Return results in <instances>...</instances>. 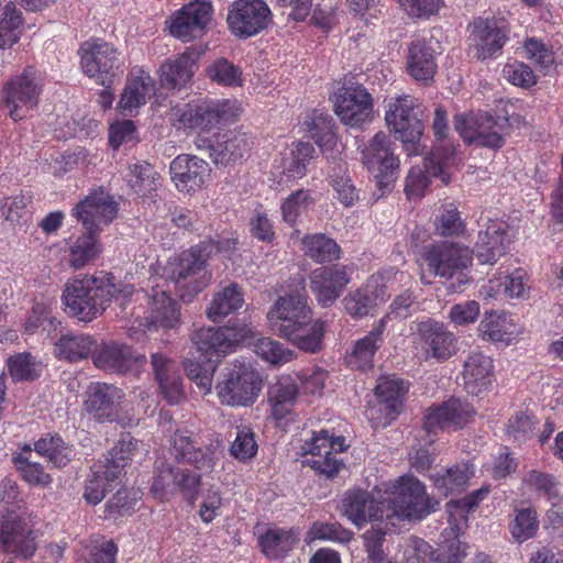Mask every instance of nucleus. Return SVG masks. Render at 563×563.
I'll list each match as a JSON object with an SVG mask.
<instances>
[{
    "mask_svg": "<svg viewBox=\"0 0 563 563\" xmlns=\"http://www.w3.org/2000/svg\"><path fill=\"white\" fill-rule=\"evenodd\" d=\"M184 367L188 378L196 384L200 393L203 395L211 393L216 365H202L199 362L187 360L184 363Z\"/></svg>",
    "mask_w": 563,
    "mask_h": 563,
    "instance_id": "338daca9",
    "label": "nucleus"
},
{
    "mask_svg": "<svg viewBox=\"0 0 563 563\" xmlns=\"http://www.w3.org/2000/svg\"><path fill=\"white\" fill-rule=\"evenodd\" d=\"M253 350L262 360L273 365L285 364L294 357L292 351L285 349L282 343L271 338L256 339Z\"/></svg>",
    "mask_w": 563,
    "mask_h": 563,
    "instance_id": "bf43d9fd",
    "label": "nucleus"
},
{
    "mask_svg": "<svg viewBox=\"0 0 563 563\" xmlns=\"http://www.w3.org/2000/svg\"><path fill=\"white\" fill-rule=\"evenodd\" d=\"M527 57L532 60L541 70L548 74L554 66V52L545 43L534 37L525 42Z\"/></svg>",
    "mask_w": 563,
    "mask_h": 563,
    "instance_id": "69168bd1",
    "label": "nucleus"
},
{
    "mask_svg": "<svg viewBox=\"0 0 563 563\" xmlns=\"http://www.w3.org/2000/svg\"><path fill=\"white\" fill-rule=\"evenodd\" d=\"M518 232L507 222L489 220L484 230L479 231L478 239L483 246H503L517 242Z\"/></svg>",
    "mask_w": 563,
    "mask_h": 563,
    "instance_id": "6e6d98bb",
    "label": "nucleus"
},
{
    "mask_svg": "<svg viewBox=\"0 0 563 563\" xmlns=\"http://www.w3.org/2000/svg\"><path fill=\"white\" fill-rule=\"evenodd\" d=\"M540 528L537 509L533 506H516L510 515L508 531L517 543H523L533 539Z\"/></svg>",
    "mask_w": 563,
    "mask_h": 563,
    "instance_id": "a19ab883",
    "label": "nucleus"
},
{
    "mask_svg": "<svg viewBox=\"0 0 563 563\" xmlns=\"http://www.w3.org/2000/svg\"><path fill=\"white\" fill-rule=\"evenodd\" d=\"M407 391L405 382L391 376L379 378L375 394L379 400V410L385 411L386 419L393 420L402 405V397Z\"/></svg>",
    "mask_w": 563,
    "mask_h": 563,
    "instance_id": "ea45409f",
    "label": "nucleus"
},
{
    "mask_svg": "<svg viewBox=\"0 0 563 563\" xmlns=\"http://www.w3.org/2000/svg\"><path fill=\"white\" fill-rule=\"evenodd\" d=\"M353 534L338 523L314 522L307 532V541L328 540L341 543L351 541Z\"/></svg>",
    "mask_w": 563,
    "mask_h": 563,
    "instance_id": "0e129e2a",
    "label": "nucleus"
},
{
    "mask_svg": "<svg viewBox=\"0 0 563 563\" xmlns=\"http://www.w3.org/2000/svg\"><path fill=\"white\" fill-rule=\"evenodd\" d=\"M196 59L194 52L186 51L164 62L158 70L161 86L173 90L187 87L196 70Z\"/></svg>",
    "mask_w": 563,
    "mask_h": 563,
    "instance_id": "2f4dec72",
    "label": "nucleus"
},
{
    "mask_svg": "<svg viewBox=\"0 0 563 563\" xmlns=\"http://www.w3.org/2000/svg\"><path fill=\"white\" fill-rule=\"evenodd\" d=\"M96 340L86 333H68L62 335L55 344V354L70 362H76L92 355Z\"/></svg>",
    "mask_w": 563,
    "mask_h": 563,
    "instance_id": "79ce46f5",
    "label": "nucleus"
},
{
    "mask_svg": "<svg viewBox=\"0 0 563 563\" xmlns=\"http://www.w3.org/2000/svg\"><path fill=\"white\" fill-rule=\"evenodd\" d=\"M148 302V327L173 329L180 322L178 303L164 289L153 288Z\"/></svg>",
    "mask_w": 563,
    "mask_h": 563,
    "instance_id": "f704fd0d",
    "label": "nucleus"
},
{
    "mask_svg": "<svg viewBox=\"0 0 563 563\" xmlns=\"http://www.w3.org/2000/svg\"><path fill=\"white\" fill-rule=\"evenodd\" d=\"M199 483L200 476L196 473L163 463L157 467L152 489L159 498H165L167 495L178 490L188 497H192Z\"/></svg>",
    "mask_w": 563,
    "mask_h": 563,
    "instance_id": "bb28decb",
    "label": "nucleus"
},
{
    "mask_svg": "<svg viewBox=\"0 0 563 563\" xmlns=\"http://www.w3.org/2000/svg\"><path fill=\"white\" fill-rule=\"evenodd\" d=\"M126 181L135 194L146 196L161 187L162 178L151 164L137 162L129 166Z\"/></svg>",
    "mask_w": 563,
    "mask_h": 563,
    "instance_id": "09e8293b",
    "label": "nucleus"
},
{
    "mask_svg": "<svg viewBox=\"0 0 563 563\" xmlns=\"http://www.w3.org/2000/svg\"><path fill=\"white\" fill-rule=\"evenodd\" d=\"M454 126L467 143L499 148L504 145L505 123L487 113L457 114Z\"/></svg>",
    "mask_w": 563,
    "mask_h": 563,
    "instance_id": "f8f14e48",
    "label": "nucleus"
},
{
    "mask_svg": "<svg viewBox=\"0 0 563 563\" xmlns=\"http://www.w3.org/2000/svg\"><path fill=\"white\" fill-rule=\"evenodd\" d=\"M44 86L43 74L33 66L25 67L20 74L13 76L3 87L2 107L13 121L27 117L34 109Z\"/></svg>",
    "mask_w": 563,
    "mask_h": 563,
    "instance_id": "0eeeda50",
    "label": "nucleus"
},
{
    "mask_svg": "<svg viewBox=\"0 0 563 563\" xmlns=\"http://www.w3.org/2000/svg\"><path fill=\"white\" fill-rule=\"evenodd\" d=\"M207 261L203 249H181L168 257L164 272L175 283L181 301L191 302L210 284L212 275Z\"/></svg>",
    "mask_w": 563,
    "mask_h": 563,
    "instance_id": "7ed1b4c3",
    "label": "nucleus"
},
{
    "mask_svg": "<svg viewBox=\"0 0 563 563\" xmlns=\"http://www.w3.org/2000/svg\"><path fill=\"white\" fill-rule=\"evenodd\" d=\"M272 330L306 352L320 349L324 323L312 320L305 292L280 297L267 313Z\"/></svg>",
    "mask_w": 563,
    "mask_h": 563,
    "instance_id": "f03ea898",
    "label": "nucleus"
},
{
    "mask_svg": "<svg viewBox=\"0 0 563 563\" xmlns=\"http://www.w3.org/2000/svg\"><path fill=\"white\" fill-rule=\"evenodd\" d=\"M272 12L264 0H235L228 12L230 31L239 37H251L266 29Z\"/></svg>",
    "mask_w": 563,
    "mask_h": 563,
    "instance_id": "ddd939ff",
    "label": "nucleus"
},
{
    "mask_svg": "<svg viewBox=\"0 0 563 563\" xmlns=\"http://www.w3.org/2000/svg\"><path fill=\"white\" fill-rule=\"evenodd\" d=\"M362 161L379 185H387L399 167L391 142L383 132L376 133L362 151Z\"/></svg>",
    "mask_w": 563,
    "mask_h": 563,
    "instance_id": "a211bd4d",
    "label": "nucleus"
},
{
    "mask_svg": "<svg viewBox=\"0 0 563 563\" xmlns=\"http://www.w3.org/2000/svg\"><path fill=\"white\" fill-rule=\"evenodd\" d=\"M124 398L122 389L106 383H92L86 391L85 410L97 420H112L113 409Z\"/></svg>",
    "mask_w": 563,
    "mask_h": 563,
    "instance_id": "c85d7f7f",
    "label": "nucleus"
},
{
    "mask_svg": "<svg viewBox=\"0 0 563 563\" xmlns=\"http://www.w3.org/2000/svg\"><path fill=\"white\" fill-rule=\"evenodd\" d=\"M73 217L81 221L88 238L96 242L97 236L118 214V203L104 190L90 192L71 210Z\"/></svg>",
    "mask_w": 563,
    "mask_h": 563,
    "instance_id": "9d476101",
    "label": "nucleus"
},
{
    "mask_svg": "<svg viewBox=\"0 0 563 563\" xmlns=\"http://www.w3.org/2000/svg\"><path fill=\"white\" fill-rule=\"evenodd\" d=\"M211 0H192L176 10L166 21L169 34L188 43L200 38L212 21Z\"/></svg>",
    "mask_w": 563,
    "mask_h": 563,
    "instance_id": "1a4fd4ad",
    "label": "nucleus"
},
{
    "mask_svg": "<svg viewBox=\"0 0 563 563\" xmlns=\"http://www.w3.org/2000/svg\"><path fill=\"white\" fill-rule=\"evenodd\" d=\"M22 16L12 2L3 8L0 20V47H10L15 44L22 32Z\"/></svg>",
    "mask_w": 563,
    "mask_h": 563,
    "instance_id": "4d7b16f0",
    "label": "nucleus"
},
{
    "mask_svg": "<svg viewBox=\"0 0 563 563\" xmlns=\"http://www.w3.org/2000/svg\"><path fill=\"white\" fill-rule=\"evenodd\" d=\"M521 487L525 492L532 493L537 497H547L549 500L559 497V482L556 478L538 470H530L523 475Z\"/></svg>",
    "mask_w": 563,
    "mask_h": 563,
    "instance_id": "864d4df0",
    "label": "nucleus"
},
{
    "mask_svg": "<svg viewBox=\"0 0 563 563\" xmlns=\"http://www.w3.org/2000/svg\"><path fill=\"white\" fill-rule=\"evenodd\" d=\"M298 396L296 382L289 375L279 376L267 393L272 415L276 419L285 418L294 408Z\"/></svg>",
    "mask_w": 563,
    "mask_h": 563,
    "instance_id": "58836bf2",
    "label": "nucleus"
},
{
    "mask_svg": "<svg viewBox=\"0 0 563 563\" xmlns=\"http://www.w3.org/2000/svg\"><path fill=\"white\" fill-rule=\"evenodd\" d=\"M32 449L30 445H24L20 452L13 455L12 462L27 484L32 486L46 487L52 484V476L44 471L42 464L32 461Z\"/></svg>",
    "mask_w": 563,
    "mask_h": 563,
    "instance_id": "de8ad7c7",
    "label": "nucleus"
},
{
    "mask_svg": "<svg viewBox=\"0 0 563 563\" xmlns=\"http://www.w3.org/2000/svg\"><path fill=\"white\" fill-rule=\"evenodd\" d=\"M387 498L380 490L369 494L364 490L347 492L341 504L343 515L356 527H362L366 522H382L387 520L386 504Z\"/></svg>",
    "mask_w": 563,
    "mask_h": 563,
    "instance_id": "f3484780",
    "label": "nucleus"
},
{
    "mask_svg": "<svg viewBox=\"0 0 563 563\" xmlns=\"http://www.w3.org/2000/svg\"><path fill=\"white\" fill-rule=\"evenodd\" d=\"M314 202L316 199L308 189H299L290 194L280 205L283 220L294 225L299 217L306 213Z\"/></svg>",
    "mask_w": 563,
    "mask_h": 563,
    "instance_id": "5fc2aeb1",
    "label": "nucleus"
},
{
    "mask_svg": "<svg viewBox=\"0 0 563 563\" xmlns=\"http://www.w3.org/2000/svg\"><path fill=\"white\" fill-rule=\"evenodd\" d=\"M462 376L466 391L475 396L481 395L493 382V360L481 352H472L464 361Z\"/></svg>",
    "mask_w": 563,
    "mask_h": 563,
    "instance_id": "473e14b6",
    "label": "nucleus"
},
{
    "mask_svg": "<svg viewBox=\"0 0 563 563\" xmlns=\"http://www.w3.org/2000/svg\"><path fill=\"white\" fill-rule=\"evenodd\" d=\"M139 441L130 434H124L118 443L108 452L103 468L110 479H120L124 474L125 466L131 461Z\"/></svg>",
    "mask_w": 563,
    "mask_h": 563,
    "instance_id": "37998d69",
    "label": "nucleus"
},
{
    "mask_svg": "<svg viewBox=\"0 0 563 563\" xmlns=\"http://www.w3.org/2000/svg\"><path fill=\"white\" fill-rule=\"evenodd\" d=\"M334 112L349 126H360L372 120L373 98L361 85L343 87L334 95Z\"/></svg>",
    "mask_w": 563,
    "mask_h": 563,
    "instance_id": "dca6fc26",
    "label": "nucleus"
},
{
    "mask_svg": "<svg viewBox=\"0 0 563 563\" xmlns=\"http://www.w3.org/2000/svg\"><path fill=\"white\" fill-rule=\"evenodd\" d=\"M208 77L222 86H241L242 73L231 62L220 58L207 69Z\"/></svg>",
    "mask_w": 563,
    "mask_h": 563,
    "instance_id": "e2e57ef3",
    "label": "nucleus"
},
{
    "mask_svg": "<svg viewBox=\"0 0 563 563\" xmlns=\"http://www.w3.org/2000/svg\"><path fill=\"white\" fill-rule=\"evenodd\" d=\"M35 452L57 467L67 465L74 456V450L58 435L41 438L34 443Z\"/></svg>",
    "mask_w": 563,
    "mask_h": 563,
    "instance_id": "603ef678",
    "label": "nucleus"
},
{
    "mask_svg": "<svg viewBox=\"0 0 563 563\" xmlns=\"http://www.w3.org/2000/svg\"><path fill=\"white\" fill-rule=\"evenodd\" d=\"M478 332L483 340L509 345L522 334V328L510 313L492 311L484 314Z\"/></svg>",
    "mask_w": 563,
    "mask_h": 563,
    "instance_id": "7c9ffc66",
    "label": "nucleus"
},
{
    "mask_svg": "<svg viewBox=\"0 0 563 563\" xmlns=\"http://www.w3.org/2000/svg\"><path fill=\"white\" fill-rule=\"evenodd\" d=\"M387 498V520L397 518L421 519L433 508L430 506L424 485L412 475H404L383 493Z\"/></svg>",
    "mask_w": 563,
    "mask_h": 563,
    "instance_id": "20e7f679",
    "label": "nucleus"
},
{
    "mask_svg": "<svg viewBox=\"0 0 563 563\" xmlns=\"http://www.w3.org/2000/svg\"><path fill=\"white\" fill-rule=\"evenodd\" d=\"M91 360L97 368L122 375L136 371L145 362L144 355L135 352L130 345L118 341L97 343Z\"/></svg>",
    "mask_w": 563,
    "mask_h": 563,
    "instance_id": "2eb2a0df",
    "label": "nucleus"
},
{
    "mask_svg": "<svg viewBox=\"0 0 563 563\" xmlns=\"http://www.w3.org/2000/svg\"><path fill=\"white\" fill-rule=\"evenodd\" d=\"M263 378L250 363L234 361L216 386L221 404L231 407H247L258 398Z\"/></svg>",
    "mask_w": 563,
    "mask_h": 563,
    "instance_id": "39448f33",
    "label": "nucleus"
},
{
    "mask_svg": "<svg viewBox=\"0 0 563 563\" xmlns=\"http://www.w3.org/2000/svg\"><path fill=\"white\" fill-rule=\"evenodd\" d=\"M298 542V537L292 530L269 528L258 538L262 552L271 559H278L292 550Z\"/></svg>",
    "mask_w": 563,
    "mask_h": 563,
    "instance_id": "49530a36",
    "label": "nucleus"
},
{
    "mask_svg": "<svg viewBox=\"0 0 563 563\" xmlns=\"http://www.w3.org/2000/svg\"><path fill=\"white\" fill-rule=\"evenodd\" d=\"M314 148L310 143L300 142L289 150L284 158L283 174L288 180L302 178L312 159Z\"/></svg>",
    "mask_w": 563,
    "mask_h": 563,
    "instance_id": "3c124183",
    "label": "nucleus"
},
{
    "mask_svg": "<svg viewBox=\"0 0 563 563\" xmlns=\"http://www.w3.org/2000/svg\"><path fill=\"white\" fill-rule=\"evenodd\" d=\"M0 549L24 559L31 558L36 549L34 532L18 516H9L2 523Z\"/></svg>",
    "mask_w": 563,
    "mask_h": 563,
    "instance_id": "a878e982",
    "label": "nucleus"
},
{
    "mask_svg": "<svg viewBox=\"0 0 563 563\" xmlns=\"http://www.w3.org/2000/svg\"><path fill=\"white\" fill-rule=\"evenodd\" d=\"M117 481L108 478L103 465L96 466V471H93L92 476L86 483L85 499L91 505L99 504L104 498L108 489L111 488L112 483Z\"/></svg>",
    "mask_w": 563,
    "mask_h": 563,
    "instance_id": "680f3d73",
    "label": "nucleus"
},
{
    "mask_svg": "<svg viewBox=\"0 0 563 563\" xmlns=\"http://www.w3.org/2000/svg\"><path fill=\"white\" fill-rule=\"evenodd\" d=\"M440 177L444 185L451 181V177L444 172V166L433 154L423 162V167H412L406 178L405 191L409 199L420 198L424 195L430 184V177Z\"/></svg>",
    "mask_w": 563,
    "mask_h": 563,
    "instance_id": "e433bc0d",
    "label": "nucleus"
},
{
    "mask_svg": "<svg viewBox=\"0 0 563 563\" xmlns=\"http://www.w3.org/2000/svg\"><path fill=\"white\" fill-rule=\"evenodd\" d=\"M363 540L366 552L363 563H397L383 550L384 532L372 528L363 534Z\"/></svg>",
    "mask_w": 563,
    "mask_h": 563,
    "instance_id": "774afa93",
    "label": "nucleus"
},
{
    "mask_svg": "<svg viewBox=\"0 0 563 563\" xmlns=\"http://www.w3.org/2000/svg\"><path fill=\"white\" fill-rule=\"evenodd\" d=\"M210 157L216 164L228 165L242 158L250 150V142L244 134H231L210 147Z\"/></svg>",
    "mask_w": 563,
    "mask_h": 563,
    "instance_id": "8fccbe9b",
    "label": "nucleus"
},
{
    "mask_svg": "<svg viewBox=\"0 0 563 563\" xmlns=\"http://www.w3.org/2000/svg\"><path fill=\"white\" fill-rule=\"evenodd\" d=\"M426 360L445 361L457 352V340L443 323L435 320L420 322L413 340Z\"/></svg>",
    "mask_w": 563,
    "mask_h": 563,
    "instance_id": "4468645a",
    "label": "nucleus"
},
{
    "mask_svg": "<svg viewBox=\"0 0 563 563\" xmlns=\"http://www.w3.org/2000/svg\"><path fill=\"white\" fill-rule=\"evenodd\" d=\"M118 548L112 540L98 538L85 547L77 563H115Z\"/></svg>",
    "mask_w": 563,
    "mask_h": 563,
    "instance_id": "13d9d810",
    "label": "nucleus"
},
{
    "mask_svg": "<svg viewBox=\"0 0 563 563\" xmlns=\"http://www.w3.org/2000/svg\"><path fill=\"white\" fill-rule=\"evenodd\" d=\"M474 413L470 404L460 399H450L429 410L424 417L423 428L428 433L435 432L438 429H457L467 423Z\"/></svg>",
    "mask_w": 563,
    "mask_h": 563,
    "instance_id": "cd10ccee",
    "label": "nucleus"
},
{
    "mask_svg": "<svg viewBox=\"0 0 563 563\" xmlns=\"http://www.w3.org/2000/svg\"><path fill=\"white\" fill-rule=\"evenodd\" d=\"M176 456L196 468L210 472L216 463L218 441L205 442L190 431H177L173 438Z\"/></svg>",
    "mask_w": 563,
    "mask_h": 563,
    "instance_id": "6ab92c4d",
    "label": "nucleus"
},
{
    "mask_svg": "<svg viewBox=\"0 0 563 563\" xmlns=\"http://www.w3.org/2000/svg\"><path fill=\"white\" fill-rule=\"evenodd\" d=\"M505 32L495 20L478 18L471 24V53L474 58L484 60L494 56L506 43Z\"/></svg>",
    "mask_w": 563,
    "mask_h": 563,
    "instance_id": "5701e85b",
    "label": "nucleus"
},
{
    "mask_svg": "<svg viewBox=\"0 0 563 563\" xmlns=\"http://www.w3.org/2000/svg\"><path fill=\"white\" fill-rule=\"evenodd\" d=\"M156 93V84L148 71L134 68L130 73L118 103L124 114H133Z\"/></svg>",
    "mask_w": 563,
    "mask_h": 563,
    "instance_id": "b1692460",
    "label": "nucleus"
},
{
    "mask_svg": "<svg viewBox=\"0 0 563 563\" xmlns=\"http://www.w3.org/2000/svg\"><path fill=\"white\" fill-rule=\"evenodd\" d=\"M470 249H433L429 260L434 273L440 276H452L453 271L466 268L471 263Z\"/></svg>",
    "mask_w": 563,
    "mask_h": 563,
    "instance_id": "a18cd8bd",
    "label": "nucleus"
},
{
    "mask_svg": "<svg viewBox=\"0 0 563 563\" xmlns=\"http://www.w3.org/2000/svg\"><path fill=\"white\" fill-rule=\"evenodd\" d=\"M209 164L192 155H178L170 163L172 179L179 191H196L203 187L210 177Z\"/></svg>",
    "mask_w": 563,
    "mask_h": 563,
    "instance_id": "4be33fe9",
    "label": "nucleus"
},
{
    "mask_svg": "<svg viewBox=\"0 0 563 563\" xmlns=\"http://www.w3.org/2000/svg\"><path fill=\"white\" fill-rule=\"evenodd\" d=\"M387 318L388 316L380 318L364 338L354 343L352 353L347 358L352 367L365 371L373 366L374 355L384 342Z\"/></svg>",
    "mask_w": 563,
    "mask_h": 563,
    "instance_id": "72a5a7b5",
    "label": "nucleus"
},
{
    "mask_svg": "<svg viewBox=\"0 0 563 563\" xmlns=\"http://www.w3.org/2000/svg\"><path fill=\"white\" fill-rule=\"evenodd\" d=\"M420 112L419 100L410 95L391 97L386 104V124L410 154L418 153V142L424 129Z\"/></svg>",
    "mask_w": 563,
    "mask_h": 563,
    "instance_id": "423d86ee",
    "label": "nucleus"
},
{
    "mask_svg": "<svg viewBox=\"0 0 563 563\" xmlns=\"http://www.w3.org/2000/svg\"><path fill=\"white\" fill-rule=\"evenodd\" d=\"M80 65L89 77H101L119 66L117 48L100 40L87 41L80 46Z\"/></svg>",
    "mask_w": 563,
    "mask_h": 563,
    "instance_id": "393cba45",
    "label": "nucleus"
},
{
    "mask_svg": "<svg viewBox=\"0 0 563 563\" xmlns=\"http://www.w3.org/2000/svg\"><path fill=\"white\" fill-rule=\"evenodd\" d=\"M133 294V285L115 283L111 273H100L69 280L65 285L62 300L67 314L90 322L106 310L112 299L125 303Z\"/></svg>",
    "mask_w": 563,
    "mask_h": 563,
    "instance_id": "f257e3e1",
    "label": "nucleus"
},
{
    "mask_svg": "<svg viewBox=\"0 0 563 563\" xmlns=\"http://www.w3.org/2000/svg\"><path fill=\"white\" fill-rule=\"evenodd\" d=\"M473 476V467L467 463H462L438 472L432 476V481L439 493L448 496L464 490Z\"/></svg>",
    "mask_w": 563,
    "mask_h": 563,
    "instance_id": "c03bdc74",
    "label": "nucleus"
},
{
    "mask_svg": "<svg viewBox=\"0 0 563 563\" xmlns=\"http://www.w3.org/2000/svg\"><path fill=\"white\" fill-rule=\"evenodd\" d=\"M255 332L246 324L224 328H200L191 335V341L198 352L209 361L213 356H224L235 346L249 338H254Z\"/></svg>",
    "mask_w": 563,
    "mask_h": 563,
    "instance_id": "9b49d317",
    "label": "nucleus"
},
{
    "mask_svg": "<svg viewBox=\"0 0 563 563\" xmlns=\"http://www.w3.org/2000/svg\"><path fill=\"white\" fill-rule=\"evenodd\" d=\"M406 67L415 80H432L438 67L434 51L424 41H412L407 48Z\"/></svg>",
    "mask_w": 563,
    "mask_h": 563,
    "instance_id": "c9c22d12",
    "label": "nucleus"
},
{
    "mask_svg": "<svg viewBox=\"0 0 563 563\" xmlns=\"http://www.w3.org/2000/svg\"><path fill=\"white\" fill-rule=\"evenodd\" d=\"M151 364L163 397L169 404H178L185 394L176 362L163 353H154Z\"/></svg>",
    "mask_w": 563,
    "mask_h": 563,
    "instance_id": "c756f323",
    "label": "nucleus"
},
{
    "mask_svg": "<svg viewBox=\"0 0 563 563\" xmlns=\"http://www.w3.org/2000/svg\"><path fill=\"white\" fill-rule=\"evenodd\" d=\"M341 451H343V439L334 440L325 430L319 431L311 441L302 445V453L312 456L306 463L327 477H332L339 472L342 464L332 453Z\"/></svg>",
    "mask_w": 563,
    "mask_h": 563,
    "instance_id": "aec40b11",
    "label": "nucleus"
},
{
    "mask_svg": "<svg viewBox=\"0 0 563 563\" xmlns=\"http://www.w3.org/2000/svg\"><path fill=\"white\" fill-rule=\"evenodd\" d=\"M351 269L346 266H324L310 275V287L322 307H330L350 283Z\"/></svg>",
    "mask_w": 563,
    "mask_h": 563,
    "instance_id": "412c9836",
    "label": "nucleus"
},
{
    "mask_svg": "<svg viewBox=\"0 0 563 563\" xmlns=\"http://www.w3.org/2000/svg\"><path fill=\"white\" fill-rule=\"evenodd\" d=\"M228 103L197 100L173 107L169 120L177 129L209 132L228 119Z\"/></svg>",
    "mask_w": 563,
    "mask_h": 563,
    "instance_id": "6e6552de",
    "label": "nucleus"
},
{
    "mask_svg": "<svg viewBox=\"0 0 563 563\" xmlns=\"http://www.w3.org/2000/svg\"><path fill=\"white\" fill-rule=\"evenodd\" d=\"M8 368L14 380H29L37 377L41 372L40 364L27 352L18 353L8 358Z\"/></svg>",
    "mask_w": 563,
    "mask_h": 563,
    "instance_id": "052dcab7",
    "label": "nucleus"
},
{
    "mask_svg": "<svg viewBox=\"0 0 563 563\" xmlns=\"http://www.w3.org/2000/svg\"><path fill=\"white\" fill-rule=\"evenodd\" d=\"M244 305V296L235 283H230L213 292L212 299L206 309L207 318L212 322H221L229 314L234 313Z\"/></svg>",
    "mask_w": 563,
    "mask_h": 563,
    "instance_id": "4c0bfd02",
    "label": "nucleus"
}]
</instances>
